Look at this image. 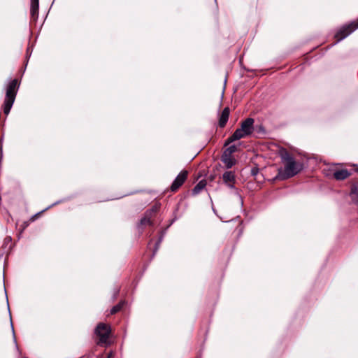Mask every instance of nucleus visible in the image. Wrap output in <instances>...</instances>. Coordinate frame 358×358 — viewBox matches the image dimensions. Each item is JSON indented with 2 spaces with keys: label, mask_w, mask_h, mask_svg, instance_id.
<instances>
[{
  "label": "nucleus",
  "mask_w": 358,
  "mask_h": 358,
  "mask_svg": "<svg viewBox=\"0 0 358 358\" xmlns=\"http://www.w3.org/2000/svg\"><path fill=\"white\" fill-rule=\"evenodd\" d=\"M278 155L284 164V169L279 168L278 174L272 179V182L283 181L291 178L299 173L303 169L304 165L302 162L296 161L292 153L286 148H281L279 150Z\"/></svg>",
  "instance_id": "1"
},
{
  "label": "nucleus",
  "mask_w": 358,
  "mask_h": 358,
  "mask_svg": "<svg viewBox=\"0 0 358 358\" xmlns=\"http://www.w3.org/2000/svg\"><path fill=\"white\" fill-rule=\"evenodd\" d=\"M255 120L252 117H248L240 123V127L237 128L233 134L225 141L224 147H227L235 141L245 138L251 135L254 131Z\"/></svg>",
  "instance_id": "2"
},
{
  "label": "nucleus",
  "mask_w": 358,
  "mask_h": 358,
  "mask_svg": "<svg viewBox=\"0 0 358 358\" xmlns=\"http://www.w3.org/2000/svg\"><path fill=\"white\" fill-rule=\"evenodd\" d=\"M20 86V80L14 78L10 80L6 87V96L2 106L3 113L8 115L14 103L17 93Z\"/></svg>",
  "instance_id": "3"
},
{
  "label": "nucleus",
  "mask_w": 358,
  "mask_h": 358,
  "mask_svg": "<svg viewBox=\"0 0 358 358\" xmlns=\"http://www.w3.org/2000/svg\"><path fill=\"white\" fill-rule=\"evenodd\" d=\"M358 29V18L348 23L344 24L338 27L334 33V43H337L347 38L352 33Z\"/></svg>",
  "instance_id": "4"
},
{
  "label": "nucleus",
  "mask_w": 358,
  "mask_h": 358,
  "mask_svg": "<svg viewBox=\"0 0 358 358\" xmlns=\"http://www.w3.org/2000/svg\"><path fill=\"white\" fill-rule=\"evenodd\" d=\"M238 150L235 145H232L225 148L221 155V161L227 169L232 168L236 164L237 160L233 156V154Z\"/></svg>",
  "instance_id": "5"
},
{
  "label": "nucleus",
  "mask_w": 358,
  "mask_h": 358,
  "mask_svg": "<svg viewBox=\"0 0 358 358\" xmlns=\"http://www.w3.org/2000/svg\"><path fill=\"white\" fill-rule=\"evenodd\" d=\"M94 333L99 338L98 344L106 343L111 333V327L108 324L100 322L97 324Z\"/></svg>",
  "instance_id": "6"
},
{
  "label": "nucleus",
  "mask_w": 358,
  "mask_h": 358,
  "mask_svg": "<svg viewBox=\"0 0 358 358\" xmlns=\"http://www.w3.org/2000/svg\"><path fill=\"white\" fill-rule=\"evenodd\" d=\"M188 173L187 170L181 171L172 182L170 190L173 192H177L187 179Z\"/></svg>",
  "instance_id": "7"
},
{
  "label": "nucleus",
  "mask_w": 358,
  "mask_h": 358,
  "mask_svg": "<svg viewBox=\"0 0 358 358\" xmlns=\"http://www.w3.org/2000/svg\"><path fill=\"white\" fill-rule=\"evenodd\" d=\"M151 219L152 217L150 216V212H145L143 217L139 220L136 226L140 234H143L147 226H152L153 224Z\"/></svg>",
  "instance_id": "8"
},
{
  "label": "nucleus",
  "mask_w": 358,
  "mask_h": 358,
  "mask_svg": "<svg viewBox=\"0 0 358 358\" xmlns=\"http://www.w3.org/2000/svg\"><path fill=\"white\" fill-rule=\"evenodd\" d=\"M223 182L229 188H234L236 183L235 172L232 171H225L222 176Z\"/></svg>",
  "instance_id": "9"
},
{
  "label": "nucleus",
  "mask_w": 358,
  "mask_h": 358,
  "mask_svg": "<svg viewBox=\"0 0 358 358\" xmlns=\"http://www.w3.org/2000/svg\"><path fill=\"white\" fill-rule=\"evenodd\" d=\"M230 109L229 107H225L219 116L218 126L220 128L225 127L229 117Z\"/></svg>",
  "instance_id": "10"
},
{
  "label": "nucleus",
  "mask_w": 358,
  "mask_h": 358,
  "mask_svg": "<svg viewBox=\"0 0 358 358\" xmlns=\"http://www.w3.org/2000/svg\"><path fill=\"white\" fill-rule=\"evenodd\" d=\"M54 205H55V203L47 207L46 208H45L44 210L36 213L35 215H32L29 220L27 221H24L22 225H21V229H20V232L22 233L30 224V222H32L34 221H35L36 219H38V217H40V216L44 213L47 210L50 209L52 206H53Z\"/></svg>",
  "instance_id": "11"
},
{
  "label": "nucleus",
  "mask_w": 358,
  "mask_h": 358,
  "mask_svg": "<svg viewBox=\"0 0 358 358\" xmlns=\"http://www.w3.org/2000/svg\"><path fill=\"white\" fill-rule=\"evenodd\" d=\"M39 3L31 2L30 5V17L33 22H36L38 17Z\"/></svg>",
  "instance_id": "12"
},
{
  "label": "nucleus",
  "mask_w": 358,
  "mask_h": 358,
  "mask_svg": "<svg viewBox=\"0 0 358 358\" xmlns=\"http://www.w3.org/2000/svg\"><path fill=\"white\" fill-rule=\"evenodd\" d=\"M351 175L350 172L347 169L336 170L334 173V178L336 180H344L345 179L350 177Z\"/></svg>",
  "instance_id": "13"
},
{
  "label": "nucleus",
  "mask_w": 358,
  "mask_h": 358,
  "mask_svg": "<svg viewBox=\"0 0 358 358\" xmlns=\"http://www.w3.org/2000/svg\"><path fill=\"white\" fill-rule=\"evenodd\" d=\"M163 236H164V234L162 232L160 236L159 237L158 240L156 241L155 243H154V246H153V248H152V257H153L155 254L157 253L158 249H159V245L163 239ZM152 240H150L148 243V247L149 249L151 250V246H152Z\"/></svg>",
  "instance_id": "14"
},
{
  "label": "nucleus",
  "mask_w": 358,
  "mask_h": 358,
  "mask_svg": "<svg viewBox=\"0 0 358 358\" xmlns=\"http://www.w3.org/2000/svg\"><path fill=\"white\" fill-rule=\"evenodd\" d=\"M207 185V182L206 180H200L195 187L192 189V195L195 196L201 192L202 189H203Z\"/></svg>",
  "instance_id": "15"
},
{
  "label": "nucleus",
  "mask_w": 358,
  "mask_h": 358,
  "mask_svg": "<svg viewBox=\"0 0 358 358\" xmlns=\"http://www.w3.org/2000/svg\"><path fill=\"white\" fill-rule=\"evenodd\" d=\"M127 302L125 300H121L117 304L114 306L110 310V315H115L122 310L126 305Z\"/></svg>",
  "instance_id": "16"
},
{
  "label": "nucleus",
  "mask_w": 358,
  "mask_h": 358,
  "mask_svg": "<svg viewBox=\"0 0 358 358\" xmlns=\"http://www.w3.org/2000/svg\"><path fill=\"white\" fill-rule=\"evenodd\" d=\"M349 183L350 185V194H356L358 193V178L351 179Z\"/></svg>",
  "instance_id": "17"
},
{
  "label": "nucleus",
  "mask_w": 358,
  "mask_h": 358,
  "mask_svg": "<svg viewBox=\"0 0 358 358\" xmlns=\"http://www.w3.org/2000/svg\"><path fill=\"white\" fill-rule=\"evenodd\" d=\"M259 172V169L258 167V165L257 164H255V166L251 169L250 174L253 177H255V180H257V176Z\"/></svg>",
  "instance_id": "18"
},
{
  "label": "nucleus",
  "mask_w": 358,
  "mask_h": 358,
  "mask_svg": "<svg viewBox=\"0 0 358 358\" xmlns=\"http://www.w3.org/2000/svg\"><path fill=\"white\" fill-rule=\"evenodd\" d=\"M160 208V205L155 204L152 206L151 208L147 210L145 212H150V216L152 217V215L156 213Z\"/></svg>",
  "instance_id": "19"
},
{
  "label": "nucleus",
  "mask_w": 358,
  "mask_h": 358,
  "mask_svg": "<svg viewBox=\"0 0 358 358\" xmlns=\"http://www.w3.org/2000/svg\"><path fill=\"white\" fill-rule=\"evenodd\" d=\"M349 195L352 199V203L356 205H358V193H357L356 194H349Z\"/></svg>",
  "instance_id": "20"
},
{
  "label": "nucleus",
  "mask_w": 358,
  "mask_h": 358,
  "mask_svg": "<svg viewBox=\"0 0 358 358\" xmlns=\"http://www.w3.org/2000/svg\"><path fill=\"white\" fill-rule=\"evenodd\" d=\"M12 241V238L10 236H6L5 238H4V241H3V247H6L8 244L10 243Z\"/></svg>",
  "instance_id": "21"
},
{
  "label": "nucleus",
  "mask_w": 358,
  "mask_h": 358,
  "mask_svg": "<svg viewBox=\"0 0 358 358\" xmlns=\"http://www.w3.org/2000/svg\"><path fill=\"white\" fill-rule=\"evenodd\" d=\"M257 131L258 132H262L263 134L265 133V129H264V127L262 126V125H259L257 128Z\"/></svg>",
  "instance_id": "22"
},
{
  "label": "nucleus",
  "mask_w": 358,
  "mask_h": 358,
  "mask_svg": "<svg viewBox=\"0 0 358 358\" xmlns=\"http://www.w3.org/2000/svg\"><path fill=\"white\" fill-rule=\"evenodd\" d=\"M215 178V175H210L209 177H208V180L210 181H213Z\"/></svg>",
  "instance_id": "23"
},
{
  "label": "nucleus",
  "mask_w": 358,
  "mask_h": 358,
  "mask_svg": "<svg viewBox=\"0 0 358 358\" xmlns=\"http://www.w3.org/2000/svg\"><path fill=\"white\" fill-rule=\"evenodd\" d=\"M119 292H120V289H117L116 292H115V297L118 295Z\"/></svg>",
  "instance_id": "24"
},
{
  "label": "nucleus",
  "mask_w": 358,
  "mask_h": 358,
  "mask_svg": "<svg viewBox=\"0 0 358 358\" xmlns=\"http://www.w3.org/2000/svg\"><path fill=\"white\" fill-rule=\"evenodd\" d=\"M176 218L175 217L174 219L171 220V222H170V224H169V227L170 225H171V224L173 223V222L175 221V220H176Z\"/></svg>",
  "instance_id": "25"
},
{
  "label": "nucleus",
  "mask_w": 358,
  "mask_h": 358,
  "mask_svg": "<svg viewBox=\"0 0 358 358\" xmlns=\"http://www.w3.org/2000/svg\"><path fill=\"white\" fill-rule=\"evenodd\" d=\"M31 2H38L39 3V0H31Z\"/></svg>",
  "instance_id": "26"
},
{
  "label": "nucleus",
  "mask_w": 358,
  "mask_h": 358,
  "mask_svg": "<svg viewBox=\"0 0 358 358\" xmlns=\"http://www.w3.org/2000/svg\"><path fill=\"white\" fill-rule=\"evenodd\" d=\"M111 356H112V352H110V353H109V355H108V357H110H110H111Z\"/></svg>",
  "instance_id": "27"
},
{
  "label": "nucleus",
  "mask_w": 358,
  "mask_h": 358,
  "mask_svg": "<svg viewBox=\"0 0 358 358\" xmlns=\"http://www.w3.org/2000/svg\"><path fill=\"white\" fill-rule=\"evenodd\" d=\"M355 171L358 173V166L355 169Z\"/></svg>",
  "instance_id": "28"
},
{
  "label": "nucleus",
  "mask_w": 358,
  "mask_h": 358,
  "mask_svg": "<svg viewBox=\"0 0 358 358\" xmlns=\"http://www.w3.org/2000/svg\"><path fill=\"white\" fill-rule=\"evenodd\" d=\"M11 326H12V329H13V331H14V327H13V324H11Z\"/></svg>",
  "instance_id": "29"
},
{
  "label": "nucleus",
  "mask_w": 358,
  "mask_h": 358,
  "mask_svg": "<svg viewBox=\"0 0 358 358\" xmlns=\"http://www.w3.org/2000/svg\"><path fill=\"white\" fill-rule=\"evenodd\" d=\"M107 358H110V357H107Z\"/></svg>",
  "instance_id": "30"
}]
</instances>
